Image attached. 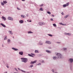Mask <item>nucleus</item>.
Here are the masks:
<instances>
[{
  "label": "nucleus",
  "mask_w": 73,
  "mask_h": 73,
  "mask_svg": "<svg viewBox=\"0 0 73 73\" xmlns=\"http://www.w3.org/2000/svg\"><path fill=\"white\" fill-rule=\"evenodd\" d=\"M35 52L36 53H38V50H35Z\"/></svg>",
  "instance_id": "b1692460"
},
{
  "label": "nucleus",
  "mask_w": 73,
  "mask_h": 73,
  "mask_svg": "<svg viewBox=\"0 0 73 73\" xmlns=\"http://www.w3.org/2000/svg\"><path fill=\"white\" fill-rule=\"evenodd\" d=\"M69 3H67L66 4V6H68V5H69Z\"/></svg>",
  "instance_id": "cd10ccee"
},
{
  "label": "nucleus",
  "mask_w": 73,
  "mask_h": 73,
  "mask_svg": "<svg viewBox=\"0 0 73 73\" xmlns=\"http://www.w3.org/2000/svg\"><path fill=\"white\" fill-rule=\"evenodd\" d=\"M3 2L4 3V4H6V3H7V1H3Z\"/></svg>",
  "instance_id": "2eb2a0df"
},
{
  "label": "nucleus",
  "mask_w": 73,
  "mask_h": 73,
  "mask_svg": "<svg viewBox=\"0 0 73 73\" xmlns=\"http://www.w3.org/2000/svg\"><path fill=\"white\" fill-rule=\"evenodd\" d=\"M13 37V38H14V37Z\"/></svg>",
  "instance_id": "4d7b16f0"
},
{
  "label": "nucleus",
  "mask_w": 73,
  "mask_h": 73,
  "mask_svg": "<svg viewBox=\"0 0 73 73\" xmlns=\"http://www.w3.org/2000/svg\"><path fill=\"white\" fill-rule=\"evenodd\" d=\"M50 20L51 21H53V19H52V18Z\"/></svg>",
  "instance_id": "e433bc0d"
},
{
  "label": "nucleus",
  "mask_w": 73,
  "mask_h": 73,
  "mask_svg": "<svg viewBox=\"0 0 73 73\" xmlns=\"http://www.w3.org/2000/svg\"><path fill=\"white\" fill-rule=\"evenodd\" d=\"M38 65H41V63H39L38 64Z\"/></svg>",
  "instance_id": "37998d69"
},
{
  "label": "nucleus",
  "mask_w": 73,
  "mask_h": 73,
  "mask_svg": "<svg viewBox=\"0 0 73 73\" xmlns=\"http://www.w3.org/2000/svg\"><path fill=\"white\" fill-rule=\"evenodd\" d=\"M68 36H70V35H71V34L70 33H69V34H68Z\"/></svg>",
  "instance_id": "a19ab883"
},
{
  "label": "nucleus",
  "mask_w": 73,
  "mask_h": 73,
  "mask_svg": "<svg viewBox=\"0 0 73 73\" xmlns=\"http://www.w3.org/2000/svg\"><path fill=\"white\" fill-rule=\"evenodd\" d=\"M69 61H70V62H72L73 61V59L72 58H70L69 59Z\"/></svg>",
  "instance_id": "1a4fd4ad"
},
{
  "label": "nucleus",
  "mask_w": 73,
  "mask_h": 73,
  "mask_svg": "<svg viewBox=\"0 0 73 73\" xmlns=\"http://www.w3.org/2000/svg\"><path fill=\"white\" fill-rule=\"evenodd\" d=\"M7 36H5V37L4 39V40H7Z\"/></svg>",
  "instance_id": "aec40b11"
},
{
  "label": "nucleus",
  "mask_w": 73,
  "mask_h": 73,
  "mask_svg": "<svg viewBox=\"0 0 73 73\" xmlns=\"http://www.w3.org/2000/svg\"><path fill=\"white\" fill-rule=\"evenodd\" d=\"M21 17H23V18H24V17H25V16L23 15H21Z\"/></svg>",
  "instance_id": "f3484780"
},
{
  "label": "nucleus",
  "mask_w": 73,
  "mask_h": 73,
  "mask_svg": "<svg viewBox=\"0 0 73 73\" xmlns=\"http://www.w3.org/2000/svg\"><path fill=\"white\" fill-rule=\"evenodd\" d=\"M31 54L32 55H33V56H35V55L34 54Z\"/></svg>",
  "instance_id": "ea45409f"
},
{
  "label": "nucleus",
  "mask_w": 73,
  "mask_h": 73,
  "mask_svg": "<svg viewBox=\"0 0 73 73\" xmlns=\"http://www.w3.org/2000/svg\"><path fill=\"white\" fill-rule=\"evenodd\" d=\"M23 22H24V21H23V20H21L20 21V23H23Z\"/></svg>",
  "instance_id": "6ab92c4d"
},
{
  "label": "nucleus",
  "mask_w": 73,
  "mask_h": 73,
  "mask_svg": "<svg viewBox=\"0 0 73 73\" xmlns=\"http://www.w3.org/2000/svg\"><path fill=\"white\" fill-rule=\"evenodd\" d=\"M46 52H47V53H51V52H50V51L48 50H46Z\"/></svg>",
  "instance_id": "f8f14e48"
},
{
  "label": "nucleus",
  "mask_w": 73,
  "mask_h": 73,
  "mask_svg": "<svg viewBox=\"0 0 73 73\" xmlns=\"http://www.w3.org/2000/svg\"><path fill=\"white\" fill-rule=\"evenodd\" d=\"M47 13H48V14H49V15H50V14H51V13H50V12L49 11H48L47 12Z\"/></svg>",
  "instance_id": "4be33fe9"
},
{
  "label": "nucleus",
  "mask_w": 73,
  "mask_h": 73,
  "mask_svg": "<svg viewBox=\"0 0 73 73\" xmlns=\"http://www.w3.org/2000/svg\"><path fill=\"white\" fill-rule=\"evenodd\" d=\"M29 55L30 56V57H33V56L31 55Z\"/></svg>",
  "instance_id": "f704fd0d"
},
{
  "label": "nucleus",
  "mask_w": 73,
  "mask_h": 73,
  "mask_svg": "<svg viewBox=\"0 0 73 73\" xmlns=\"http://www.w3.org/2000/svg\"><path fill=\"white\" fill-rule=\"evenodd\" d=\"M21 60H23L21 61L22 62H25V63L27 62V60H28L27 58H21Z\"/></svg>",
  "instance_id": "f257e3e1"
},
{
  "label": "nucleus",
  "mask_w": 73,
  "mask_h": 73,
  "mask_svg": "<svg viewBox=\"0 0 73 73\" xmlns=\"http://www.w3.org/2000/svg\"><path fill=\"white\" fill-rule=\"evenodd\" d=\"M28 33H33V32H32L31 31H30L28 32Z\"/></svg>",
  "instance_id": "a211bd4d"
},
{
  "label": "nucleus",
  "mask_w": 73,
  "mask_h": 73,
  "mask_svg": "<svg viewBox=\"0 0 73 73\" xmlns=\"http://www.w3.org/2000/svg\"><path fill=\"white\" fill-rule=\"evenodd\" d=\"M52 16H53V17H54V15H52Z\"/></svg>",
  "instance_id": "a18cd8bd"
},
{
  "label": "nucleus",
  "mask_w": 73,
  "mask_h": 73,
  "mask_svg": "<svg viewBox=\"0 0 73 73\" xmlns=\"http://www.w3.org/2000/svg\"><path fill=\"white\" fill-rule=\"evenodd\" d=\"M21 71H22V72H24V73H25V71H23V70H21Z\"/></svg>",
  "instance_id": "473e14b6"
},
{
  "label": "nucleus",
  "mask_w": 73,
  "mask_h": 73,
  "mask_svg": "<svg viewBox=\"0 0 73 73\" xmlns=\"http://www.w3.org/2000/svg\"><path fill=\"white\" fill-rule=\"evenodd\" d=\"M48 35L49 36H51V37H52V35L50 34H48Z\"/></svg>",
  "instance_id": "2f4dec72"
},
{
  "label": "nucleus",
  "mask_w": 73,
  "mask_h": 73,
  "mask_svg": "<svg viewBox=\"0 0 73 73\" xmlns=\"http://www.w3.org/2000/svg\"><path fill=\"white\" fill-rule=\"evenodd\" d=\"M19 54H20L21 55H22L23 54V52L22 51L19 52Z\"/></svg>",
  "instance_id": "0eeeda50"
},
{
  "label": "nucleus",
  "mask_w": 73,
  "mask_h": 73,
  "mask_svg": "<svg viewBox=\"0 0 73 73\" xmlns=\"http://www.w3.org/2000/svg\"><path fill=\"white\" fill-rule=\"evenodd\" d=\"M9 33L10 34H11V35H13V33H12V32L11 31H9Z\"/></svg>",
  "instance_id": "4468645a"
},
{
  "label": "nucleus",
  "mask_w": 73,
  "mask_h": 73,
  "mask_svg": "<svg viewBox=\"0 0 73 73\" xmlns=\"http://www.w3.org/2000/svg\"><path fill=\"white\" fill-rule=\"evenodd\" d=\"M53 59L54 60H57V58L56 57V56H55L53 57Z\"/></svg>",
  "instance_id": "ddd939ff"
},
{
  "label": "nucleus",
  "mask_w": 73,
  "mask_h": 73,
  "mask_svg": "<svg viewBox=\"0 0 73 73\" xmlns=\"http://www.w3.org/2000/svg\"><path fill=\"white\" fill-rule=\"evenodd\" d=\"M23 1H25V0H22Z\"/></svg>",
  "instance_id": "09e8293b"
},
{
  "label": "nucleus",
  "mask_w": 73,
  "mask_h": 73,
  "mask_svg": "<svg viewBox=\"0 0 73 73\" xmlns=\"http://www.w3.org/2000/svg\"><path fill=\"white\" fill-rule=\"evenodd\" d=\"M5 73H7V72H5Z\"/></svg>",
  "instance_id": "864d4df0"
},
{
  "label": "nucleus",
  "mask_w": 73,
  "mask_h": 73,
  "mask_svg": "<svg viewBox=\"0 0 73 73\" xmlns=\"http://www.w3.org/2000/svg\"><path fill=\"white\" fill-rule=\"evenodd\" d=\"M56 55L59 58H61V55L60 54L58 53H57Z\"/></svg>",
  "instance_id": "f03ea898"
},
{
  "label": "nucleus",
  "mask_w": 73,
  "mask_h": 73,
  "mask_svg": "<svg viewBox=\"0 0 73 73\" xmlns=\"http://www.w3.org/2000/svg\"><path fill=\"white\" fill-rule=\"evenodd\" d=\"M53 26H54V27H57V26L56 25V24H53Z\"/></svg>",
  "instance_id": "412c9836"
},
{
  "label": "nucleus",
  "mask_w": 73,
  "mask_h": 73,
  "mask_svg": "<svg viewBox=\"0 0 73 73\" xmlns=\"http://www.w3.org/2000/svg\"><path fill=\"white\" fill-rule=\"evenodd\" d=\"M33 66V65H31L30 66V68H32Z\"/></svg>",
  "instance_id": "a878e982"
},
{
  "label": "nucleus",
  "mask_w": 73,
  "mask_h": 73,
  "mask_svg": "<svg viewBox=\"0 0 73 73\" xmlns=\"http://www.w3.org/2000/svg\"><path fill=\"white\" fill-rule=\"evenodd\" d=\"M27 73H29V72H27Z\"/></svg>",
  "instance_id": "13d9d810"
},
{
  "label": "nucleus",
  "mask_w": 73,
  "mask_h": 73,
  "mask_svg": "<svg viewBox=\"0 0 73 73\" xmlns=\"http://www.w3.org/2000/svg\"><path fill=\"white\" fill-rule=\"evenodd\" d=\"M2 18L5 21L6 20V18H5V17L2 16Z\"/></svg>",
  "instance_id": "9d476101"
},
{
  "label": "nucleus",
  "mask_w": 73,
  "mask_h": 73,
  "mask_svg": "<svg viewBox=\"0 0 73 73\" xmlns=\"http://www.w3.org/2000/svg\"><path fill=\"white\" fill-rule=\"evenodd\" d=\"M61 14H62V15H64V13H63V12H62V13H61Z\"/></svg>",
  "instance_id": "c9c22d12"
},
{
  "label": "nucleus",
  "mask_w": 73,
  "mask_h": 73,
  "mask_svg": "<svg viewBox=\"0 0 73 73\" xmlns=\"http://www.w3.org/2000/svg\"><path fill=\"white\" fill-rule=\"evenodd\" d=\"M1 25H2L3 27H4L5 28L6 27V26H5V25L3 24V23H1Z\"/></svg>",
  "instance_id": "6e6552de"
},
{
  "label": "nucleus",
  "mask_w": 73,
  "mask_h": 73,
  "mask_svg": "<svg viewBox=\"0 0 73 73\" xmlns=\"http://www.w3.org/2000/svg\"><path fill=\"white\" fill-rule=\"evenodd\" d=\"M68 15H66V16H65V17H64V18H65V19H66V18H67V17H68Z\"/></svg>",
  "instance_id": "c85d7f7f"
},
{
  "label": "nucleus",
  "mask_w": 73,
  "mask_h": 73,
  "mask_svg": "<svg viewBox=\"0 0 73 73\" xmlns=\"http://www.w3.org/2000/svg\"><path fill=\"white\" fill-rule=\"evenodd\" d=\"M27 21H28V20H27Z\"/></svg>",
  "instance_id": "6e6d98bb"
},
{
  "label": "nucleus",
  "mask_w": 73,
  "mask_h": 73,
  "mask_svg": "<svg viewBox=\"0 0 73 73\" xmlns=\"http://www.w3.org/2000/svg\"><path fill=\"white\" fill-rule=\"evenodd\" d=\"M37 62V61L36 60H35L34 61H32L31 62L30 64H35Z\"/></svg>",
  "instance_id": "20e7f679"
},
{
  "label": "nucleus",
  "mask_w": 73,
  "mask_h": 73,
  "mask_svg": "<svg viewBox=\"0 0 73 73\" xmlns=\"http://www.w3.org/2000/svg\"><path fill=\"white\" fill-rule=\"evenodd\" d=\"M40 11H43V10L42 9V8H40Z\"/></svg>",
  "instance_id": "c756f323"
},
{
  "label": "nucleus",
  "mask_w": 73,
  "mask_h": 73,
  "mask_svg": "<svg viewBox=\"0 0 73 73\" xmlns=\"http://www.w3.org/2000/svg\"><path fill=\"white\" fill-rule=\"evenodd\" d=\"M0 13H1V12H0Z\"/></svg>",
  "instance_id": "5fc2aeb1"
},
{
  "label": "nucleus",
  "mask_w": 73,
  "mask_h": 73,
  "mask_svg": "<svg viewBox=\"0 0 73 73\" xmlns=\"http://www.w3.org/2000/svg\"><path fill=\"white\" fill-rule=\"evenodd\" d=\"M8 20H11L13 21V19L11 17H9L8 18Z\"/></svg>",
  "instance_id": "39448f33"
},
{
  "label": "nucleus",
  "mask_w": 73,
  "mask_h": 73,
  "mask_svg": "<svg viewBox=\"0 0 73 73\" xmlns=\"http://www.w3.org/2000/svg\"><path fill=\"white\" fill-rule=\"evenodd\" d=\"M15 70H16V71H17V69H16V68H15Z\"/></svg>",
  "instance_id": "79ce46f5"
},
{
  "label": "nucleus",
  "mask_w": 73,
  "mask_h": 73,
  "mask_svg": "<svg viewBox=\"0 0 73 73\" xmlns=\"http://www.w3.org/2000/svg\"><path fill=\"white\" fill-rule=\"evenodd\" d=\"M43 5H44L42 4L41 5H40V7H42V6H43Z\"/></svg>",
  "instance_id": "58836bf2"
},
{
  "label": "nucleus",
  "mask_w": 73,
  "mask_h": 73,
  "mask_svg": "<svg viewBox=\"0 0 73 73\" xmlns=\"http://www.w3.org/2000/svg\"><path fill=\"white\" fill-rule=\"evenodd\" d=\"M63 7H66V4L64 5H63Z\"/></svg>",
  "instance_id": "393cba45"
},
{
  "label": "nucleus",
  "mask_w": 73,
  "mask_h": 73,
  "mask_svg": "<svg viewBox=\"0 0 73 73\" xmlns=\"http://www.w3.org/2000/svg\"><path fill=\"white\" fill-rule=\"evenodd\" d=\"M59 24L60 25H66L64 24H62V23H60Z\"/></svg>",
  "instance_id": "dca6fc26"
},
{
  "label": "nucleus",
  "mask_w": 73,
  "mask_h": 73,
  "mask_svg": "<svg viewBox=\"0 0 73 73\" xmlns=\"http://www.w3.org/2000/svg\"><path fill=\"white\" fill-rule=\"evenodd\" d=\"M8 42H10V40L9 39H8Z\"/></svg>",
  "instance_id": "4c0bfd02"
},
{
  "label": "nucleus",
  "mask_w": 73,
  "mask_h": 73,
  "mask_svg": "<svg viewBox=\"0 0 73 73\" xmlns=\"http://www.w3.org/2000/svg\"><path fill=\"white\" fill-rule=\"evenodd\" d=\"M63 49L64 50H67V48H63Z\"/></svg>",
  "instance_id": "5701e85b"
},
{
  "label": "nucleus",
  "mask_w": 73,
  "mask_h": 73,
  "mask_svg": "<svg viewBox=\"0 0 73 73\" xmlns=\"http://www.w3.org/2000/svg\"><path fill=\"white\" fill-rule=\"evenodd\" d=\"M31 21H29V22H31Z\"/></svg>",
  "instance_id": "603ef678"
},
{
  "label": "nucleus",
  "mask_w": 73,
  "mask_h": 73,
  "mask_svg": "<svg viewBox=\"0 0 73 73\" xmlns=\"http://www.w3.org/2000/svg\"><path fill=\"white\" fill-rule=\"evenodd\" d=\"M57 43H58V44H60V42H57Z\"/></svg>",
  "instance_id": "8fccbe9b"
},
{
  "label": "nucleus",
  "mask_w": 73,
  "mask_h": 73,
  "mask_svg": "<svg viewBox=\"0 0 73 73\" xmlns=\"http://www.w3.org/2000/svg\"><path fill=\"white\" fill-rule=\"evenodd\" d=\"M45 43L46 44H51V42L49 41H46Z\"/></svg>",
  "instance_id": "423d86ee"
},
{
  "label": "nucleus",
  "mask_w": 73,
  "mask_h": 73,
  "mask_svg": "<svg viewBox=\"0 0 73 73\" xmlns=\"http://www.w3.org/2000/svg\"><path fill=\"white\" fill-rule=\"evenodd\" d=\"M17 9H18V10H21V9H19V7L17 8Z\"/></svg>",
  "instance_id": "72a5a7b5"
},
{
  "label": "nucleus",
  "mask_w": 73,
  "mask_h": 73,
  "mask_svg": "<svg viewBox=\"0 0 73 73\" xmlns=\"http://www.w3.org/2000/svg\"><path fill=\"white\" fill-rule=\"evenodd\" d=\"M12 49H13V50H18V49H16L15 48H12Z\"/></svg>",
  "instance_id": "9b49d317"
},
{
  "label": "nucleus",
  "mask_w": 73,
  "mask_h": 73,
  "mask_svg": "<svg viewBox=\"0 0 73 73\" xmlns=\"http://www.w3.org/2000/svg\"><path fill=\"white\" fill-rule=\"evenodd\" d=\"M52 71L53 72H54V70L52 69Z\"/></svg>",
  "instance_id": "c03bdc74"
},
{
  "label": "nucleus",
  "mask_w": 73,
  "mask_h": 73,
  "mask_svg": "<svg viewBox=\"0 0 73 73\" xmlns=\"http://www.w3.org/2000/svg\"><path fill=\"white\" fill-rule=\"evenodd\" d=\"M39 25H45V23H44L39 22L38 23Z\"/></svg>",
  "instance_id": "7ed1b4c3"
},
{
  "label": "nucleus",
  "mask_w": 73,
  "mask_h": 73,
  "mask_svg": "<svg viewBox=\"0 0 73 73\" xmlns=\"http://www.w3.org/2000/svg\"><path fill=\"white\" fill-rule=\"evenodd\" d=\"M69 33H65V35H69Z\"/></svg>",
  "instance_id": "7c9ffc66"
},
{
  "label": "nucleus",
  "mask_w": 73,
  "mask_h": 73,
  "mask_svg": "<svg viewBox=\"0 0 73 73\" xmlns=\"http://www.w3.org/2000/svg\"><path fill=\"white\" fill-rule=\"evenodd\" d=\"M7 68H9V66H7Z\"/></svg>",
  "instance_id": "de8ad7c7"
},
{
  "label": "nucleus",
  "mask_w": 73,
  "mask_h": 73,
  "mask_svg": "<svg viewBox=\"0 0 73 73\" xmlns=\"http://www.w3.org/2000/svg\"><path fill=\"white\" fill-rule=\"evenodd\" d=\"M18 69L19 70H20V69L19 68H18Z\"/></svg>",
  "instance_id": "3c124183"
},
{
  "label": "nucleus",
  "mask_w": 73,
  "mask_h": 73,
  "mask_svg": "<svg viewBox=\"0 0 73 73\" xmlns=\"http://www.w3.org/2000/svg\"><path fill=\"white\" fill-rule=\"evenodd\" d=\"M1 4L2 5H4V3H3V2H1Z\"/></svg>",
  "instance_id": "bb28decb"
},
{
  "label": "nucleus",
  "mask_w": 73,
  "mask_h": 73,
  "mask_svg": "<svg viewBox=\"0 0 73 73\" xmlns=\"http://www.w3.org/2000/svg\"><path fill=\"white\" fill-rule=\"evenodd\" d=\"M42 63H44V61H42Z\"/></svg>",
  "instance_id": "49530a36"
}]
</instances>
